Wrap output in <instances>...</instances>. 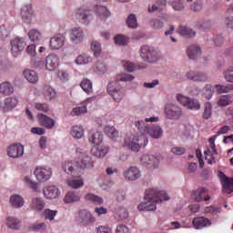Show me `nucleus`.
<instances>
[{"mask_svg": "<svg viewBox=\"0 0 233 233\" xmlns=\"http://www.w3.org/2000/svg\"><path fill=\"white\" fill-rule=\"evenodd\" d=\"M140 135L133 136L131 140L127 142L125 140V145L133 152H139L141 147L148 145V138L145 136H150L153 139H159L163 137V129L159 126L148 127L143 120H138L135 123Z\"/></svg>", "mask_w": 233, "mask_h": 233, "instance_id": "nucleus-1", "label": "nucleus"}, {"mask_svg": "<svg viewBox=\"0 0 233 233\" xmlns=\"http://www.w3.org/2000/svg\"><path fill=\"white\" fill-rule=\"evenodd\" d=\"M76 154L78 156V161H67L64 162L62 168L66 174H79L81 168L82 170H90L94 168V160L88 156L87 153L82 152L81 149H76Z\"/></svg>", "mask_w": 233, "mask_h": 233, "instance_id": "nucleus-2", "label": "nucleus"}, {"mask_svg": "<svg viewBox=\"0 0 233 233\" xmlns=\"http://www.w3.org/2000/svg\"><path fill=\"white\" fill-rule=\"evenodd\" d=\"M170 198L166 191H159L157 188H149L146 190L144 201L138 205V210L150 212L156 210L157 203L168 201Z\"/></svg>", "mask_w": 233, "mask_h": 233, "instance_id": "nucleus-3", "label": "nucleus"}, {"mask_svg": "<svg viewBox=\"0 0 233 233\" xmlns=\"http://www.w3.org/2000/svg\"><path fill=\"white\" fill-rule=\"evenodd\" d=\"M107 92L116 103H121L123 97H125V90L117 83H109L107 86Z\"/></svg>", "mask_w": 233, "mask_h": 233, "instance_id": "nucleus-4", "label": "nucleus"}, {"mask_svg": "<svg viewBox=\"0 0 233 233\" xmlns=\"http://www.w3.org/2000/svg\"><path fill=\"white\" fill-rule=\"evenodd\" d=\"M75 15H76V19H77L79 23H82V25H88V23H90L92 19H94L92 11L85 7L78 8Z\"/></svg>", "mask_w": 233, "mask_h": 233, "instance_id": "nucleus-5", "label": "nucleus"}, {"mask_svg": "<svg viewBox=\"0 0 233 233\" xmlns=\"http://www.w3.org/2000/svg\"><path fill=\"white\" fill-rule=\"evenodd\" d=\"M25 46H26V42L25 38L15 37L11 40V52L14 57H17L21 52L25 50Z\"/></svg>", "mask_w": 233, "mask_h": 233, "instance_id": "nucleus-6", "label": "nucleus"}, {"mask_svg": "<svg viewBox=\"0 0 233 233\" xmlns=\"http://www.w3.org/2000/svg\"><path fill=\"white\" fill-rule=\"evenodd\" d=\"M141 163L143 167H146V168L154 170L159 167V157H156L154 155H144L141 157Z\"/></svg>", "mask_w": 233, "mask_h": 233, "instance_id": "nucleus-7", "label": "nucleus"}, {"mask_svg": "<svg viewBox=\"0 0 233 233\" xmlns=\"http://www.w3.org/2000/svg\"><path fill=\"white\" fill-rule=\"evenodd\" d=\"M35 176L40 183H45L52 177V168L46 167H38L35 170Z\"/></svg>", "mask_w": 233, "mask_h": 233, "instance_id": "nucleus-8", "label": "nucleus"}, {"mask_svg": "<svg viewBox=\"0 0 233 233\" xmlns=\"http://www.w3.org/2000/svg\"><path fill=\"white\" fill-rule=\"evenodd\" d=\"M165 114L167 119H179L183 116L181 108L174 104H167L165 107Z\"/></svg>", "mask_w": 233, "mask_h": 233, "instance_id": "nucleus-9", "label": "nucleus"}, {"mask_svg": "<svg viewBox=\"0 0 233 233\" xmlns=\"http://www.w3.org/2000/svg\"><path fill=\"white\" fill-rule=\"evenodd\" d=\"M140 56L144 61L157 59V51L150 46H144L140 49Z\"/></svg>", "mask_w": 233, "mask_h": 233, "instance_id": "nucleus-10", "label": "nucleus"}, {"mask_svg": "<svg viewBox=\"0 0 233 233\" xmlns=\"http://www.w3.org/2000/svg\"><path fill=\"white\" fill-rule=\"evenodd\" d=\"M65 41H66L65 35H63V34H57L51 37L49 41V46L51 50H60V48L65 46Z\"/></svg>", "mask_w": 233, "mask_h": 233, "instance_id": "nucleus-11", "label": "nucleus"}, {"mask_svg": "<svg viewBox=\"0 0 233 233\" xmlns=\"http://www.w3.org/2000/svg\"><path fill=\"white\" fill-rule=\"evenodd\" d=\"M123 176L126 181H137L141 177V170L137 167H130L124 171Z\"/></svg>", "mask_w": 233, "mask_h": 233, "instance_id": "nucleus-12", "label": "nucleus"}, {"mask_svg": "<svg viewBox=\"0 0 233 233\" xmlns=\"http://www.w3.org/2000/svg\"><path fill=\"white\" fill-rule=\"evenodd\" d=\"M25 154V147L21 144H14L7 147V155L9 157L17 158L22 157Z\"/></svg>", "mask_w": 233, "mask_h": 233, "instance_id": "nucleus-13", "label": "nucleus"}, {"mask_svg": "<svg viewBox=\"0 0 233 233\" xmlns=\"http://www.w3.org/2000/svg\"><path fill=\"white\" fill-rule=\"evenodd\" d=\"M59 66V56L56 54H50L46 58V69L54 72Z\"/></svg>", "mask_w": 233, "mask_h": 233, "instance_id": "nucleus-14", "label": "nucleus"}, {"mask_svg": "<svg viewBox=\"0 0 233 233\" xmlns=\"http://www.w3.org/2000/svg\"><path fill=\"white\" fill-rule=\"evenodd\" d=\"M37 117L41 127H44V128H47V130H52V128L56 127V120H54L52 117L42 113H39L37 115Z\"/></svg>", "mask_w": 233, "mask_h": 233, "instance_id": "nucleus-15", "label": "nucleus"}, {"mask_svg": "<svg viewBox=\"0 0 233 233\" xmlns=\"http://www.w3.org/2000/svg\"><path fill=\"white\" fill-rule=\"evenodd\" d=\"M206 159L208 160V165L216 164V156H218V149L216 148V144L214 142L210 143L209 147L204 151Z\"/></svg>", "mask_w": 233, "mask_h": 233, "instance_id": "nucleus-16", "label": "nucleus"}, {"mask_svg": "<svg viewBox=\"0 0 233 233\" xmlns=\"http://www.w3.org/2000/svg\"><path fill=\"white\" fill-rule=\"evenodd\" d=\"M78 221L81 225H90V223L96 222V218L92 216V213L86 209H81L79 211Z\"/></svg>", "mask_w": 233, "mask_h": 233, "instance_id": "nucleus-17", "label": "nucleus"}, {"mask_svg": "<svg viewBox=\"0 0 233 233\" xmlns=\"http://www.w3.org/2000/svg\"><path fill=\"white\" fill-rule=\"evenodd\" d=\"M43 192L46 199H57L61 196V191L56 186H47L43 189Z\"/></svg>", "mask_w": 233, "mask_h": 233, "instance_id": "nucleus-18", "label": "nucleus"}, {"mask_svg": "<svg viewBox=\"0 0 233 233\" xmlns=\"http://www.w3.org/2000/svg\"><path fill=\"white\" fill-rule=\"evenodd\" d=\"M207 188L205 187H198L197 190H195L191 198L194 199V201H197V203H199L201 201H208L210 199V196L207 195Z\"/></svg>", "mask_w": 233, "mask_h": 233, "instance_id": "nucleus-19", "label": "nucleus"}, {"mask_svg": "<svg viewBox=\"0 0 233 233\" xmlns=\"http://www.w3.org/2000/svg\"><path fill=\"white\" fill-rule=\"evenodd\" d=\"M187 77L190 81H195L199 83H205L208 79V76H207V74L200 71H189L187 73Z\"/></svg>", "mask_w": 233, "mask_h": 233, "instance_id": "nucleus-20", "label": "nucleus"}, {"mask_svg": "<svg viewBox=\"0 0 233 233\" xmlns=\"http://www.w3.org/2000/svg\"><path fill=\"white\" fill-rule=\"evenodd\" d=\"M79 173H76L74 175L73 174H69L70 176H73V177L71 179H67L66 183L67 186L70 187L71 188H81V187H83V185H85V182L83 181V178L81 177V176H77Z\"/></svg>", "mask_w": 233, "mask_h": 233, "instance_id": "nucleus-21", "label": "nucleus"}, {"mask_svg": "<svg viewBox=\"0 0 233 233\" xmlns=\"http://www.w3.org/2000/svg\"><path fill=\"white\" fill-rule=\"evenodd\" d=\"M0 106L4 112H10V110L17 106V99L15 97H7L1 102Z\"/></svg>", "mask_w": 233, "mask_h": 233, "instance_id": "nucleus-22", "label": "nucleus"}, {"mask_svg": "<svg viewBox=\"0 0 233 233\" xmlns=\"http://www.w3.org/2000/svg\"><path fill=\"white\" fill-rule=\"evenodd\" d=\"M88 141L95 147H97L103 143V133L99 131H90L88 134Z\"/></svg>", "mask_w": 233, "mask_h": 233, "instance_id": "nucleus-23", "label": "nucleus"}, {"mask_svg": "<svg viewBox=\"0 0 233 233\" xmlns=\"http://www.w3.org/2000/svg\"><path fill=\"white\" fill-rule=\"evenodd\" d=\"M192 223H193V227L197 229L205 228V227H210L212 225V222H210V219L205 217L195 218Z\"/></svg>", "mask_w": 233, "mask_h": 233, "instance_id": "nucleus-24", "label": "nucleus"}, {"mask_svg": "<svg viewBox=\"0 0 233 233\" xmlns=\"http://www.w3.org/2000/svg\"><path fill=\"white\" fill-rule=\"evenodd\" d=\"M70 39L72 43L77 45L83 41V30L79 27H75L70 32Z\"/></svg>", "mask_w": 233, "mask_h": 233, "instance_id": "nucleus-25", "label": "nucleus"}, {"mask_svg": "<svg viewBox=\"0 0 233 233\" xmlns=\"http://www.w3.org/2000/svg\"><path fill=\"white\" fill-rule=\"evenodd\" d=\"M91 154L96 157H105L108 154V147L103 146H93Z\"/></svg>", "mask_w": 233, "mask_h": 233, "instance_id": "nucleus-26", "label": "nucleus"}, {"mask_svg": "<svg viewBox=\"0 0 233 233\" xmlns=\"http://www.w3.org/2000/svg\"><path fill=\"white\" fill-rule=\"evenodd\" d=\"M64 201L66 203H77V201H81V196L77 191H69L66 194Z\"/></svg>", "mask_w": 233, "mask_h": 233, "instance_id": "nucleus-27", "label": "nucleus"}, {"mask_svg": "<svg viewBox=\"0 0 233 233\" xmlns=\"http://www.w3.org/2000/svg\"><path fill=\"white\" fill-rule=\"evenodd\" d=\"M42 94H43L46 101H52V99H55L56 96H57L56 89L52 88V86H45L43 87Z\"/></svg>", "mask_w": 233, "mask_h": 233, "instance_id": "nucleus-28", "label": "nucleus"}, {"mask_svg": "<svg viewBox=\"0 0 233 233\" xmlns=\"http://www.w3.org/2000/svg\"><path fill=\"white\" fill-rule=\"evenodd\" d=\"M223 192L226 194H232L233 192V178L228 177L224 175L222 178Z\"/></svg>", "mask_w": 233, "mask_h": 233, "instance_id": "nucleus-29", "label": "nucleus"}, {"mask_svg": "<svg viewBox=\"0 0 233 233\" xmlns=\"http://www.w3.org/2000/svg\"><path fill=\"white\" fill-rule=\"evenodd\" d=\"M30 208L32 210H36L37 212H41L43 208H45V200L41 198H34L31 200Z\"/></svg>", "mask_w": 233, "mask_h": 233, "instance_id": "nucleus-30", "label": "nucleus"}, {"mask_svg": "<svg viewBox=\"0 0 233 233\" xmlns=\"http://www.w3.org/2000/svg\"><path fill=\"white\" fill-rule=\"evenodd\" d=\"M24 76H25V79L29 83H32L33 85L37 83V81H39V76H37L36 72L34 70L25 69L24 71Z\"/></svg>", "mask_w": 233, "mask_h": 233, "instance_id": "nucleus-31", "label": "nucleus"}, {"mask_svg": "<svg viewBox=\"0 0 233 233\" xmlns=\"http://www.w3.org/2000/svg\"><path fill=\"white\" fill-rule=\"evenodd\" d=\"M10 203L14 208H21L25 205V199L20 195H12Z\"/></svg>", "mask_w": 233, "mask_h": 233, "instance_id": "nucleus-32", "label": "nucleus"}, {"mask_svg": "<svg viewBox=\"0 0 233 233\" xmlns=\"http://www.w3.org/2000/svg\"><path fill=\"white\" fill-rule=\"evenodd\" d=\"M187 56L189 59H198L201 56V47L198 46H190L187 49Z\"/></svg>", "mask_w": 233, "mask_h": 233, "instance_id": "nucleus-33", "label": "nucleus"}, {"mask_svg": "<svg viewBox=\"0 0 233 233\" xmlns=\"http://www.w3.org/2000/svg\"><path fill=\"white\" fill-rule=\"evenodd\" d=\"M96 12L99 19H106L110 17V11H108V8H106V6L96 5Z\"/></svg>", "mask_w": 233, "mask_h": 233, "instance_id": "nucleus-34", "label": "nucleus"}, {"mask_svg": "<svg viewBox=\"0 0 233 233\" xmlns=\"http://www.w3.org/2000/svg\"><path fill=\"white\" fill-rule=\"evenodd\" d=\"M0 94L4 96L14 94V86L10 82H3L0 84Z\"/></svg>", "mask_w": 233, "mask_h": 233, "instance_id": "nucleus-35", "label": "nucleus"}, {"mask_svg": "<svg viewBox=\"0 0 233 233\" xmlns=\"http://www.w3.org/2000/svg\"><path fill=\"white\" fill-rule=\"evenodd\" d=\"M85 199L86 201H89V203H94V205H103L105 202L103 198L92 193H87L85 197Z\"/></svg>", "mask_w": 233, "mask_h": 233, "instance_id": "nucleus-36", "label": "nucleus"}, {"mask_svg": "<svg viewBox=\"0 0 233 233\" xmlns=\"http://www.w3.org/2000/svg\"><path fill=\"white\" fill-rule=\"evenodd\" d=\"M33 14L34 12L32 10L31 5H25L21 10L22 19H24V21H30V19H32Z\"/></svg>", "mask_w": 233, "mask_h": 233, "instance_id": "nucleus-37", "label": "nucleus"}, {"mask_svg": "<svg viewBox=\"0 0 233 233\" xmlns=\"http://www.w3.org/2000/svg\"><path fill=\"white\" fill-rule=\"evenodd\" d=\"M71 136L75 139H81L85 136V129L81 126H73L71 128Z\"/></svg>", "mask_w": 233, "mask_h": 233, "instance_id": "nucleus-38", "label": "nucleus"}, {"mask_svg": "<svg viewBox=\"0 0 233 233\" xmlns=\"http://www.w3.org/2000/svg\"><path fill=\"white\" fill-rule=\"evenodd\" d=\"M106 136H108L110 139H116L119 136V132L114 126H106L104 128Z\"/></svg>", "mask_w": 233, "mask_h": 233, "instance_id": "nucleus-39", "label": "nucleus"}, {"mask_svg": "<svg viewBox=\"0 0 233 233\" xmlns=\"http://www.w3.org/2000/svg\"><path fill=\"white\" fill-rule=\"evenodd\" d=\"M215 88L218 94H228V92L233 90V84L216 85Z\"/></svg>", "mask_w": 233, "mask_h": 233, "instance_id": "nucleus-40", "label": "nucleus"}, {"mask_svg": "<svg viewBox=\"0 0 233 233\" xmlns=\"http://www.w3.org/2000/svg\"><path fill=\"white\" fill-rule=\"evenodd\" d=\"M81 88L86 92V94H92L94 89L92 87V81L88 78H84L80 83Z\"/></svg>", "mask_w": 233, "mask_h": 233, "instance_id": "nucleus-41", "label": "nucleus"}, {"mask_svg": "<svg viewBox=\"0 0 233 233\" xmlns=\"http://www.w3.org/2000/svg\"><path fill=\"white\" fill-rule=\"evenodd\" d=\"M6 225L8 228H13L15 230H17L21 227V221L13 217H8L6 220Z\"/></svg>", "mask_w": 233, "mask_h": 233, "instance_id": "nucleus-42", "label": "nucleus"}, {"mask_svg": "<svg viewBox=\"0 0 233 233\" xmlns=\"http://www.w3.org/2000/svg\"><path fill=\"white\" fill-rule=\"evenodd\" d=\"M178 34L184 37H194L196 36V32L187 26H179Z\"/></svg>", "mask_w": 233, "mask_h": 233, "instance_id": "nucleus-43", "label": "nucleus"}, {"mask_svg": "<svg viewBox=\"0 0 233 233\" xmlns=\"http://www.w3.org/2000/svg\"><path fill=\"white\" fill-rule=\"evenodd\" d=\"M122 65L126 72H134L135 70L145 68V66H135L134 63L128 61H122Z\"/></svg>", "mask_w": 233, "mask_h": 233, "instance_id": "nucleus-44", "label": "nucleus"}, {"mask_svg": "<svg viewBox=\"0 0 233 233\" xmlns=\"http://www.w3.org/2000/svg\"><path fill=\"white\" fill-rule=\"evenodd\" d=\"M28 37L33 43H36L37 41H41L43 35L37 29H31L28 33Z\"/></svg>", "mask_w": 233, "mask_h": 233, "instance_id": "nucleus-45", "label": "nucleus"}, {"mask_svg": "<svg viewBox=\"0 0 233 233\" xmlns=\"http://www.w3.org/2000/svg\"><path fill=\"white\" fill-rule=\"evenodd\" d=\"M186 106L189 110H199V108H201V103H199L198 99L189 98Z\"/></svg>", "mask_w": 233, "mask_h": 233, "instance_id": "nucleus-46", "label": "nucleus"}, {"mask_svg": "<svg viewBox=\"0 0 233 233\" xmlns=\"http://www.w3.org/2000/svg\"><path fill=\"white\" fill-rule=\"evenodd\" d=\"M115 218L119 221H123V219L128 218V212L125 208H119L115 214Z\"/></svg>", "mask_w": 233, "mask_h": 233, "instance_id": "nucleus-47", "label": "nucleus"}, {"mask_svg": "<svg viewBox=\"0 0 233 233\" xmlns=\"http://www.w3.org/2000/svg\"><path fill=\"white\" fill-rule=\"evenodd\" d=\"M91 50L94 52L95 57H99L103 50L101 49V44L97 41H94L91 44Z\"/></svg>", "mask_w": 233, "mask_h": 233, "instance_id": "nucleus-48", "label": "nucleus"}, {"mask_svg": "<svg viewBox=\"0 0 233 233\" xmlns=\"http://www.w3.org/2000/svg\"><path fill=\"white\" fill-rule=\"evenodd\" d=\"M127 25L128 28H137V18L136 17V15L131 14L128 15Z\"/></svg>", "mask_w": 233, "mask_h": 233, "instance_id": "nucleus-49", "label": "nucleus"}, {"mask_svg": "<svg viewBox=\"0 0 233 233\" xmlns=\"http://www.w3.org/2000/svg\"><path fill=\"white\" fill-rule=\"evenodd\" d=\"M205 214H208L209 216H218L219 212H221L220 208H216L214 206L206 207L204 209Z\"/></svg>", "mask_w": 233, "mask_h": 233, "instance_id": "nucleus-50", "label": "nucleus"}, {"mask_svg": "<svg viewBox=\"0 0 233 233\" xmlns=\"http://www.w3.org/2000/svg\"><path fill=\"white\" fill-rule=\"evenodd\" d=\"M212 116V104L210 102H207L204 107L203 118L209 119Z\"/></svg>", "mask_w": 233, "mask_h": 233, "instance_id": "nucleus-51", "label": "nucleus"}, {"mask_svg": "<svg viewBox=\"0 0 233 233\" xmlns=\"http://www.w3.org/2000/svg\"><path fill=\"white\" fill-rule=\"evenodd\" d=\"M35 108L39 112H45V114H48L50 112V106L46 103H35Z\"/></svg>", "mask_w": 233, "mask_h": 233, "instance_id": "nucleus-52", "label": "nucleus"}, {"mask_svg": "<svg viewBox=\"0 0 233 233\" xmlns=\"http://www.w3.org/2000/svg\"><path fill=\"white\" fill-rule=\"evenodd\" d=\"M25 183H27L29 188H32V190L34 192H40L39 191V184L32 181V179H30V177H25Z\"/></svg>", "mask_w": 233, "mask_h": 233, "instance_id": "nucleus-53", "label": "nucleus"}, {"mask_svg": "<svg viewBox=\"0 0 233 233\" xmlns=\"http://www.w3.org/2000/svg\"><path fill=\"white\" fill-rule=\"evenodd\" d=\"M218 106H228L230 105V95H223L218 101Z\"/></svg>", "mask_w": 233, "mask_h": 233, "instance_id": "nucleus-54", "label": "nucleus"}, {"mask_svg": "<svg viewBox=\"0 0 233 233\" xmlns=\"http://www.w3.org/2000/svg\"><path fill=\"white\" fill-rule=\"evenodd\" d=\"M44 216L46 219H49V221H54V218H56V216H57V210L46 208L44 210Z\"/></svg>", "mask_w": 233, "mask_h": 233, "instance_id": "nucleus-55", "label": "nucleus"}, {"mask_svg": "<svg viewBox=\"0 0 233 233\" xmlns=\"http://www.w3.org/2000/svg\"><path fill=\"white\" fill-rule=\"evenodd\" d=\"M115 43L120 46H125L128 43V38L122 35H117L115 36Z\"/></svg>", "mask_w": 233, "mask_h": 233, "instance_id": "nucleus-56", "label": "nucleus"}, {"mask_svg": "<svg viewBox=\"0 0 233 233\" xmlns=\"http://www.w3.org/2000/svg\"><path fill=\"white\" fill-rule=\"evenodd\" d=\"M89 62L90 57H88L86 55H80L76 59V65H88Z\"/></svg>", "mask_w": 233, "mask_h": 233, "instance_id": "nucleus-57", "label": "nucleus"}, {"mask_svg": "<svg viewBox=\"0 0 233 233\" xmlns=\"http://www.w3.org/2000/svg\"><path fill=\"white\" fill-rule=\"evenodd\" d=\"M116 81H134V76L128 74H119L116 76Z\"/></svg>", "mask_w": 233, "mask_h": 233, "instance_id": "nucleus-58", "label": "nucleus"}, {"mask_svg": "<svg viewBox=\"0 0 233 233\" xmlns=\"http://www.w3.org/2000/svg\"><path fill=\"white\" fill-rule=\"evenodd\" d=\"M11 66H12L10 65V62H8L6 58L0 59V70H3V71L10 70Z\"/></svg>", "mask_w": 233, "mask_h": 233, "instance_id": "nucleus-59", "label": "nucleus"}, {"mask_svg": "<svg viewBox=\"0 0 233 233\" xmlns=\"http://www.w3.org/2000/svg\"><path fill=\"white\" fill-rule=\"evenodd\" d=\"M190 97L185 96L181 94L177 95V100L180 105H183V106H187Z\"/></svg>", "mask_w": 233, "mask_h": 233, "instance_id": "nucleus-60", "label": "nucleus"}, {"mask_svg": "<svg viewBox=\"0 0 233 233\" xmlns=\"http://www.w3.org/2000/svg\"><path fill=\"white\" fill-rule=\"evenodd\" d=\"M171 6H173L174 10H183V8H185V5H183V2H181L180 0H173L171 2Z\"/></svg>", "mask_w": 233, "mask_h": 233, "instance_id": "nucleus-61", "label": "nucleus"}, {"mask_svg": "<svg viewBox=\"0 0 233 233\" xmlns=\"http://www.w3.org/2000/svg\"><path fill=\"white\" fill-rule=\"evenodd\" d=\"M150 25L153 28H157V30L161 29V28H163V26H165L163 22L159 19L151 20Z\"/></svg>", "mask_w": 233, "mask_h": 233, "instance_id": "nucleus-62", "label": "nucleus"}, {"mask_svg": "<svg viewBox=\"0 0 233 233\" xmlns=\"http://www.w3.org/2000/svg\"><path fill=\"white\" fill-rule=\"evenodd\" d=\"M116 233H131V232H130V228H128V227H127L123 224H120V225L116 226Z\"/></svg>", "mask_w": 233, "mask_h": 233, "instance_id": "nucleus-63", "label": "nucleus"}, {"mask_svg": "<svg viewBox=\"0 0 233 233\" xmlns=\"http://www.w3.org/2000/svg\"><path fill=\"white\" fill-rule=\"evenodd\" d=\"M96 233H112V228L106 226H99L97 228Z\"/></svg>", "mask_w": 233, "mask_h": 233, "instance_id": "nucleus-64", "label": "nucleus"}]
</instances>
